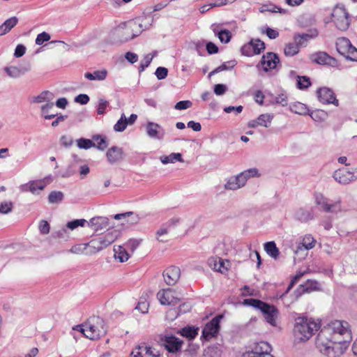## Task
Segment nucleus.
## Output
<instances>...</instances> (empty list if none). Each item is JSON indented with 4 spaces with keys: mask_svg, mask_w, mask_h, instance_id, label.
I'll list each match as a JSON object with an SVG mask.
<instances>
[{
    "mask_svg": "<svg viewBox=\"0 0 357 357\" xmlns=\"http://www.w3.org/2000/svg\"><path fill=\"white\" fill-rule=\"evenodd\" d=\"M243 304L259 310L268 324L272 326H277V319L280 315V312L275 305L252 298L244 299Z\"/></svg>",
    "mask_w": 357,
    "mask_h": 357,
    "instance_id": "1",
    "label": "nucleus"
},
{
    "mask_svg": "<svg viewBox=\"0 0 357 357\" xmlns=\"http://www.w3.org/2000/svg\"><path fill=\"white\" fill-rule=\"evenodd\" d=\"M76 328L90 340L100 339L107 331L105 321L100 317H91L86 323L77 325Z\"/></svg>",
    "mask_w": 357,
    "mask_h": 357,
    "instance_id": "2",
    "label": "nucleus"
},
{
    "mask_svg": "<svg viewBox=\"0 0 357 357\" xmlns=\"http://www.w3.org/2000/svg\"><path fill=\"white\" fill-rule=\"evenodd\" d=\"M176 335L172 328H166L158 335V342L169 354L178 355L181 353L184 342Z\"/></svg>",
    "mask_w": 357,
    "mask_h": 357,
    "instance_id": "3",
    "label": "nucleus"
},
{
    "mask_svg": "<svg viewBox=\"0 0 357 357\" xmlns=\"http://www.w3.org/2000/svg\"><path fill=\"white\" fill-rule=\"evenodd\" d=\"M326 331H321L317 336L316 344L319 351L327 357H337L344 353L342 340H329L326 335Z\"/></svg>",
    "mask_w": 357,
    "mask_h": 357,
    "instance_id": "4",
    "label": "nucleus"
},
{
    "mask_svg": "<svg viewBox=\"0 0 357 357\" xmlns=\"http://www.w3.org/2000/svg\"><path fill=\"white\" fill-rule=\"evenodd\" d=\"M319 326L311 319L298 317L295 319L294 333L295 336L301 341L309 340L318 330Z\"/></svg>",
    "mask_w": 357,
    "mask_h": 357,
    "instance_id": "5",
    "label": "nucleus"
},
{
    "mask_svg": "<svg viewBox=\"0 0 357 357\" xmlns=\"http://www.w3.org/2000/svg\"><path fill=\"white\" fill-rule=\"evenodd\" d=\"M142 31V24L136 20H131L121 24L117 30L118 34L121 36L119 39L121 43H126L136 38Z\"/></svg>",
    "mask_w": 357,
    "mask_h": 357,
    "instance_id": "6",
    "label": "nucleus"
},
{
    "mask_svg": "<svg viewBox=\"0 0 357 357\" xmlns=\"http://www.w3.org/2000/svg\"><path fill=\"white\" fill-rule=\"evenodd\" d=\"M331 21L336 28L342 31H347L349 26L351 20L345 6L343 4H337L331 13Z\"/></svg>",
    "mask_w": 357,
    "mask_h": 357,
    "instance_id": "7",
    "label": "nucleus"
},
{
    "mask_svg": "<svg viewBox=\"0 0 357 357\" xmlns=\"http://www.w3.org/2000/svg\"><path fill=\"white\" fill-rule=\"evenodd\" d=\"M337 51L347 60L357 61V48L345 37L338 38L335 43Z\"/></svg>",
    "mask_w": 357,
    "mask_h": 357,
    "instance_id": "8",
    "label": "nucleus"
},
{
    "mask_svg": "<svg viewBox=\"0 0 357 357\" xmlns=\"http://www.w3.org/2000/svg\"><path fill=\"white\" fill-rule=\"evenodd\" d=\"M223 314H218L206 324L202 329V337L205 340H209L216 337L220 328V321L223 319Z\"/></svg>",
    "mask_w": 357,
    "mask_h": 357,
    "instance_id": "9",
    "label": "nucleus"
},
{
    "mask_svg": "<svg viewBox=\"0 0 357 357\" xmlns=\"http://www.w3.org/2000/svg\"><path fill=\"white\" fill-rule=\"evenodd\" d=\"M349 323L344 321L335 320L331 323L329 328L322 330L321 331H326L327 334H333L331 340H334L335 336L337 335H347L348 337H351V333L349 329Z\"/></svg>",
    "mask_w": 357,
    "mask_h": 357,
    "instance_id": "10",
    "label": "nucleus"
},
{
    "mask_svg": "<svg viewBox=\"0 0 357 357\" xmlns=\"http://www.w3.org/2000/svg\"><path fill=\"white\" fill-rule=\"evenodd\" d=\"M316 243V240L310 234L305 235L301 242L297 243L296 249L294 250L295 255L299 257V259H304L307 255V251L312 249Z\"/></svg>",
    "mask_w": 357,
    "mask_h": 357,
    "instance_id": "11",
    "label": "nucleus"
},
{
    "mask_svg": "<svg viewBox=\"0 0 357 357\" xmlns=\"http://www.w3.org/2000/svg\"><path fill=\"white\" fill-rule=\"evenodd\" d=\"M114 241L115 237L110 232H108L103 236L92 239L90 242L87 243V245H89V248L93 250L91 252L96 253L107 248Z\"/></svg>",
    "mask_w": 357,
    "mask_h": 357,
    "instance_id": "12",
    "label": "nucleus"
},
{
    "mask_svg": "<svg viewBox=\"0 0 357 357\" xmlns=\"http://www.w3.org/2000/svg\"><path fill=\"white\" fill-rule=\"evenodd\" d=\"M280 63V58L278 54L270 52L264 54L260 62L257 65L258 68L261 66L265 72L276 69L277 65Z\"/></svg>",
    "mask_w": 357,
    "mask_h": 357,
    "instance_id": "13",
    "label": "nucleus"
},
{
    "mask_svg": "<svg viewBox=\"0 0 357 357\" xmlns=\"http://www.w3.org/2000/svg\"><path fill=\"white\" fill-rule=\"evenodd\" d=\"M317 96L320 102L324 105L333 104L338 106V100L334 91L328 87H320L317 90Z\"/></svg>",
    "mask_w": 357,
    "mask_h": 357,
    "instance_id": "14",
    "label": "nucleus"
},
{
    "mask_svg": "<svg viewBox=\"0 0 357 357\" xmlns=\"http://www.w3.org/2000/svg\"><path fill=\"white\" fill-rule=\"evenodd\" d=\"M333 177L335 181L342 185H347L357 179V176L345 168L335 170L333 172Z\"/></svg>",
    "mask_w": 357,
    "mask_h": 357,
    "instance_id": "15",
    "label": "nucleus"
},
{
    "mask_svg": "<svg viewBox=\"0 0 357 357\" xmlns=\"http://www.w3.org/2000/svg\"><path fill=\"white\" fill-rule=\"evenodd\" d=\"M173 294L174 291L172 289L168 288L167 289L159 291L157 296L161 305H169L174 306L178 304L179 298L174 296Z\"/></svg>",
    "mask_w": 357,
    "mask_h": 357,
    "instance_id": "16",
    "label": "nucleus"
},
{
    "mask_svg": "<svg viewBox=\"0 0 357 357\" xmlns=\"http://www.w3.org/2000/svg\"><path fill=\"white\" fill-rule=\"evenodd\" d=\"M181 276V270L178 267L172 266L167 268L163 272L165 283L169 286L174 285Z\"/></svg>",
    "mask_w": 357,
    "mask_h": 357,
    "instance_id": "17",
    "label": "nucleus"
},
{
    "mask_svg": "<svg viewBox=\"0 0 357 357\" xmlns=\"http://www.w3.org/2000/svg\"><path fill=\"white\" fill-rule=\"evenodd\" d=\"M311 60L320 65L336 66L337 60L325 52H318L311 55Z\"/></svg>",
    "mask_w": 357,
    "mask_h": 357,
    "instance_id": "18",
    "label": "nucleus"
},
{
    "mask_svg": "<svg viewBox=\"0 0 357 357\" xmlns=\"http://www.w3.org/2000/svg\"><path fill=\"white\" fill-rule=\"evenodd\" d=\"M318 282L316 280H308L303 284H300L295 291L296 297L301 296L303 294L310 293L319 289Z\"/></svg>",
    "mask_w": 357,
    "mask_h": 357,
    "instance_id": "19",
    "label": "nucleus"
},
{
    "mask_svg": "<svg viewBox=\"0 0 357 357\" xmlns=\"http://www.w3.org/2000/svg\"><path fill=\"white\" fill-rule=\"evenodd\" d=\"M147 135L154 139H161L165 135V131L161 126L153 122H149L146 126Z\"/></svg>",
    "mask_w": 357,
    "mask_h": 357,
    "instance_id": "20",
    "label": "nucleus"
},
{
    "mask_svg": "<svg viewBox=\"0 0 357 357\" xmlns=\"http://www.w3.org/2000/svg\"><path fill=\"white\" fill-rule=\"evenodd\" d=\"M129 357H160V356L153 354L151 347L143 344L133 349Z\"/></svg>",
    "mask_w": 357,
    "mask_h": 357,
    "instance_id": "21",
    "label": "nucleus"
},
{
    "mask_svg": "<svg viewBox=\"0 0 357 357\" xmlns=\"http://www.w3.org/2000/svg\"><path fill=\"white\" fill-rule=\"evenodd\" d=\"M106 156L110 164H114L123 158V151L122 148L113 146L107 150Z\"/></svg>",
    "mask_w": 357,
    "mask_h": 357,
    "instance_id": "22",
    "label": "nucleus"
},
{
    "mask_svg": "<svg viewBox=\"0 0 357 357\" xmlns=\"http://www.w3.org/2000/svg\"><path fill=\"white\" fill-rule=\"evenodd\" d=\"M174 333L182 337H186L189 340H193L198 335L199 328L193 326H187L181 328H172Z\"/></svg>",
    "mask_w": 357,
    "mask_h": 357,
    "instance_id": "23",
    "label": "nucleus"
},
{
    "mask_svg": "<svg viewBox=\"0 0 357 357\" xmlns=\"http://www.w3.org/2000/svg\"><path fill=\"white\" fill-rule=\"evenodd\" d=\"M319 34L317 29H310L307 33H297L294 36V40L299 43L301 46H305V43L310 40L315 38Z\"/></svg>",
    "mask_w": 357,
    "mask_h": 357,
    "instance_id": "24",
    "label": "nucleus"
},
{
    "mask_svg": "<svg viewBox=\"0 0 357 357\" xmlns=\"http://www.w3.org/2000/svg\"><path fill=\"white\" fill-rule=\"evenodd\" d=\"M87 224L96 231L106 229L109 225V219L107 217L98 216L90 219Z\"/></svg>",
    "mask_w": 357,
    "mask_h": 357,
    "instance_id": "25",
    "label": "nucleus"
},
{
    "mask_svg": "<svg viewBox=\"0 0 357 357\" xmlns=\"http://www.w3.org/2000/svg\"><path fill=\"white\" fill-rule=\"evenodd\" d=\"M213 31L215 36H218L219 40L222 43H228L232 37L231 33L225 29H220V25L213 24L211 25Z\"/></svg>",
    "mask_w": 357,
    "mask_h": 357,
    "instance_id": "26",
    "label": "nucleus"
},
{
    "mask_svg": "<svg viewBox=\"0 0 357 357\" xmlns=\"http://www.w3.org/2000/svg\"><path fill=\"white\" fill-rule=\"evenodd\" d=\"M31 68L29 65L20 68L16 66H6L4 68V71L10 77L12 78L20 77L26 73L29 72Z\"/></svg>",
    "mask_w": 357,
    "mask_h": 357,
    "instance_id": "27",
    "label": "nucleus"
},
{
    "mask_svg": "<svg viewBox=\"0 0 357 357\" xmlns=\"http://www.w3.org/2000/svg\"><path fill=\"white\" fill-rule=\"evenodd\" d=\"M273 119V114H263L259 115L257 119L250 121L249 123V126L251 128H256L258 126H261L268 128L270 126Z\"/></svg>",
    "mask_w": 357,
    "mask_h": 357,
    "instance_id": "28",
    "label": "nucleus"
},
{
    "mask_svg": "<svg viewBox=\"0 0 357 357\" xmlns=\"http://www.w3.org/2000/svg\"><path fill=\"white\" fill-rule=\"evenodd\" d=\"M241 176L238 174L237 176L230 177L225 184V189L229 190H236L245 185L241 178Z\"/></svg>",
    "mask_w": 357,
    "mask_h": 357,
    "instance_id": "29",
    "label": "nucleus"
},
{
    "mask_svg": "<svg viewBox=\"0 0 357 357\" xmlns=\"http://www.w3.org/2000/svg\"><path fill=\"white\" fill-rule=\"evenodd\" d=\"M46 186L44 180L30 181L29 183L22 186V190L30 191L33 194H37V190H43Z\"/></svg>",
    "mask_w": 357,
    "mask_h": 357,
    "instance_id": "30",
    "label": "nucleus"
},
{
    "mask_svg": "<svg viewBox=\"0 0 357 357\" xmlns=\"http://www.w3.org/2000/svg\"><path fill=\"white\" fill-rule=\"evenodd\" d=\"M115 220L125 219L126 222L129 225H135L138 223L139 218L138 215L132 211L118 213L114 215Z\"/></svg>",
    "mask_w": 357,
    "mask_h": 357,
    "instance_id": "31",
    "label": "nucleus"
},
{
    "mask_svg": "<svg viewBox=\"0 0 357 357\" xmlns=\"http://www.w3.org/2000/svg\"><path fill=\"white\" fill-rule=\"evenodd\" d=\"M315 202L317 205L321 206L322 209L325 212H332V208L335 207V204H330L328 203V199L324 197L321 194H317L315 195Z\"/></svg>",
    "mask_w": 357,
    "mask_h": 357,
    "instance_id": "32",
    "label": "nucleus"
},
{
    "mask_svg": "<svg viewBox=\"0 0 357 357\" xmlns=\"http://www.w3.org/2000/svg\"><path fill=\"white\" fill-rule=\"evenodd\" d=\"M18 22L16 17H12L6 20L1 25H0V36H3L8 33Z\"/></svg>",
    "mask_w": 357,
    "mask_h": 357,
    "instance_id": "33",
    "label": "nucleus"
},
{
    "mask_svg": "<svg viewBox=\"0 0 357 357\" xmlns=\"http://www.w3.org/2000/svg\"><path fill=\"white\" fill-rule=\"evenodd\" d=\"M107 76V70L102 69L101 70H95L93 73L86 72L84 77L89 80H98L102 81L106 79Z\"/></svg>",
    "mask_w": 357,
    "mask_h": 357,
    "instance_id": "34",
    "label": "nucleus"
},
{
    "mask_svg": "<svg viewBox=\"0 0 357 357\" xmlns=\"http://www.w3.org/2000/svg\"><path fill=\"white\" fill-rule=\"evenodd\" d=\"M289 109L291 112H294L295 114H298L300 115H307L309 114V109L307 107L300 102H294L292 104H290L289 105Z\"/></svg>",
    "mask_w": 357,
    "mask_h": 357,
    "instance_id": "35",
    "label": "nucleus"
},
{
    "mask_svg": "<svg viewBox=\"0 0 357 357\" xmlns=\"http://www.w3.org/2000/svg\"><path fill=\"white\" fill-rule=\"evenodd\" d=\"M264 250L272 258L276 259L280 255V250L274 241H269L264 244Z\"/></svg>",
    "mask_w": 357,
    "mask_h": 357,
    "instance_id": "36",
    "label": "nucleus"
},
{
    "mask_svg": "<svg viewBox=\"0 0 357 357\" xmlns=\"http://www.w3.org/2000/svg\"><path fill=\"white\" fill-rule=\"evenodd\" d=\"M301 45L296 43H289L285 45L284 53L287 56H294L299 52Z\"/></svg>",
    "mask_w": 357,
    "mask_h": 357,
    "instance_id": "37",
    "label": "nucleus"
},
{
    "mask_svg": "<svg viewBox=\"0 0 357 357\" xmlns=\"http://www.w3.org/2000/svg\"><path fill=\"white\" fill-rule=\"evenodd\" d=\"M114 257L120 262H125L129 259V255L125 248L123 246L114 247Z\"/></svg>",
    "mask_w": 357,
    "mask_h": 357,
    "instance_id": "38",
    "label": "nucleus"
},
{
    "mask_svg": "<svg viewBox=\"0 0 357 357\" xmlns=\"http://www.w3.org/2000/svg\"><path fill=\"white\" fill-rule=\"evenodd\" d=\"M53 94L49 91H43L38 96L31 98V102L42 103L45 101H50L52 99Z\"/></svg>",
    "mask_w": 357,
    "mask_h": 357,
    "instance_id": "39",
    "label": "nucleus"
},
{
    "mask_svg": "<svg viewBox=\"0 0 357 357\" xmlns=\"http://www.w3.org/2000/svg\"><path fill=\"white\" fill-rule=\"evenodd\" d=\"M308 115L316 122L324 121L328 117V113L323 109H316L311 112H309Z\"/></svg>",
    "mask_w": 357,
    "mask_h": 357,
    "instance_id": "40",
    "label": "nucleus"
},
{
    "mask_svg": "<svg viewBox=\"0 0 357 357\" xmlns=\"http://www.w3.org/2000/svg\"><path fill=\"white\" fill-rule=\"evenodd\" d=\"M241 176V178L243 181L244 185H245L247 181L250 178L259 177L260 174L257 168H250L247 170H245L240 173Z\"/></svg>",
    "mask_w": 357,
    "mask_h": 357,
    "instance_id": "41",
    "label": "nucleus"
},
{
    "mask_svg": "<svg viewBox=\"0 0 357 357\" xmlns=\"http://www.w3.org/2000/svg\"><path fill=\"white\" fill-rule=\"evenodd\" d=\"M260 348L261 350L260 351H256L255 352H251L248 354V357H253L254 354H260V357H264L265 356H268L270 357H274L273 356L270 354V351H271V348L270 345L265 342H261L260 343Z\"/></svg>",
    "mask_w": 357,
    "mask_h": 357,
    "instance_id": "42",
    "label": "nucleus"
},
{
    "mask_svg": "<svg viewBox=\"0 0 357 357\" xmlns=\"http://www.w3.org/2000/svg\"><path fill=\"white\" fill-rule=\"evenodd\" d=\"M160 160L163 164L174 163L176 161L182 162V155L179 153H172L169 155L162 156Z\"/></svg>",
    "mask_w": 357,
    "mask_h": 357,
    "instance_id": "43",
    "label": "nucleus"
},
{
    "mask_svg": "<svg viewBox=\"0 0 357 357\" xmlns=\"http://www.w3.org/2000/svg\"><path fill=\"white\" fill-rule=\"evenodd\" d=\"M296 218L301 222H307L313 218L312 213L307 210L300 208L296 213Z\"/></svg>",
    "mask_w": 357,
    "mask_h": 357,
    "instance_id": "44",
    "label": "nucleus"
},
{
    "mask_svg": "<svg viewBox=\"0 0 357 357\" xmlns=\"http://www.w3.org/2000/svg\"><path fill=\"white\" fill-rule=\"evenodd\" d=\"M252 49L254 54H259L265 49V43L260 39L251 40Z\"/></svg>",
    "mask_w": 357,
    "mask_h": 357,
    "instance_id": "45",
    "label": "nucleus"
},
{
    "mask_svg": "<svg viewBox=\"0 0 357 357\" xmlns=\"http://www.w3.org/2000/svg\"><path fill=\"white\" fill-rule=\"evenodd\" d=\"M53 107H54L53 102H48L47 104L43 105L41 107L42 116H43V117L45 119H52L55 118L56 116H57V113L56 114H49V111Z\"/></svg>",
    "mask_w": 357,
    "mask_h": 357,
    "instance_id": "46",
    "label": "nucleus"
},
{
    "mask_svg": "<svg viewBox=\"0 0 357 357\" xmlns=\"http://www.w3.org/2000/svg\"><path fill=\"white\" fill-rule=\"evenodd\" d=\"M93 139L98 142L97 145H96V147L98 150L104 151L108 146L105 136H102L100 135H93Z\"/></svg>",
    "mask_w": 357,
    "mask_h": 357,
    "instance_id": "47",
    "label": "nucleus"
},
{
    "mask_svg": "<svg viewBox=\"0 0 357 357\" xmlns=\"http://www.w3.org/2000/svg\"><path fill=\"white\" fill-rule=\"evenodd\" d=\"M310 77L307 76H298L297 87L301 90L307 89L311 86Z\"/></svg>",
    "mask_w": 357,
    "mask_h": 357,
    "instance_id": "48",
    "label": "nucleus"
},
{
    "mask_svg": "<svg viewBox=\"0 0 357 357\" xmlns=\"http://www.w3.org/2000/svg\"><path fill=\"white\" fill-rule=\"evenodd\" d=\"M77 144L79 149L85 150L96 146V144L93 140L86 138H80L77 139Z\"/></svg>",
    "mask_w": 357,
    "mask_h": 357,
    "instance_id": "49",
    "label": "nucleus"
},
{
    "mask_svg": "<svg viewBox=\"0 0 357 357\" xmlns=\"http://www.w3.org/2000/svg\"><path fill=\"white\" fill-rule=\"evenodd\" d=\"M63 194L61 191H52L48 196V201L51 204H56L62 202Z\"/></svg>",
    "mask_w": 357,
    "mask_h": 357,
    "instance_id": "50",
    "label": "nucleus"
},
{
    "mask_svg": "<svg viewBox=\"0 0 357 357\" xmlns=\"http://www.w3.org/2000/svg\"><path fill=\"white\" fill-rule=\"evenodd\" d=\"M128 126L127 119L124 114H122L121 118L114 126V130L116 132H123Z\"/></svg>",
    "mask_w": 357,
    "mask_h": 357,
    "instance_id": "51",
    "label": "nucleus"
},
{
    "mask_svg": "<svg viewBox=\"0 0 357 357\" xmlns=\"http://www.w3.org/2000/svg\"><path fill=\"white\" fill-rule=\"evenodd\" d=\"M87 223V221L84 219H76L72 221H70L66 225V228L70 229H75L79 226L84 227L85 224Z\"/></svg>",
    "mask_w": 357,
    "mask_h": 357,
    "instance_id": "52",
    "label": "nucleus"
},
{
    "mask_svg": "<svg viewBox=\"0 0 357 357\" xmlns=\"http://www.w3.org/2000/svg\"><path fill=\"white\" fill-rule=\"evenodd\" d=\"M179 314L180 313L177 308L171 307L166 312L165 319L168 321H173Z\"/></svg>",
    "mask_w": 357,
    "mask_h": 357,
    "instance_id": "53",
    "label": "nucleus"
},
{
    "mask_svg": "<svg viewBox=\"0 0 357 357\" xmlns=\"http://www.w3.org/2000/svg\"><path fill=\"white\" fill-rule=\"evenodd\" d=\"M153 56L151 54H146L144 59L141 61L140 65L138 68L139 73L143 72L151 63Z\"/></svg>",
    "mask_w": 357,
    "mask_h": 357,
    "instance_id": "54",
    "label": "nucleus"
},
{
    "mask_svg": "<svg viewBox=\"0 0 357 357\" xmlns=\"http://www.w3.org/2000/svg\"><path fill=\"white\" fill-rule=\"evenodd\" d=\"M109 106V102L105 99L100 98L98 100L97 105V114L98 115H103L105 114V111Z\"/></svg>",
    "mask_w": 357,
    "mask_h": 357,
    "instance_id": "55",
    "label": "nucleus"
},
{
    "mask_svg": "<svg viewBox=\"0 0 357 357\" xmlns=\"http://www.w3.org/2000/svg\"><path fill=\"white\" fill-rule=\"evenodd\" d=\"M237 64L236 60H231L226 62L222 63L220 66L217 67L219 73L223 70H231L234 68V66Z\"/></svg>",
    "mask_w": 357,
    "mask_h": 357,
    "instance_id": "56",
    "label": "nucleus"
},
{
    "mask_svg": "<svg viewBox=\"0 0 357 357\" xmlns=\"http://www.w3.org/2000/svg\"><path fill=\"white\" fill-rule=\"evenodd\" d=\"M50 40V35L47 32H42L39 33L36 39V44L38 45H43L45 42H47Z\"/></svg>",
    "mask_w": 357,
    "mask_h": 357,
    "instance_id": "57",
    "label": "nucleus"
},
{
    "mask_svg": "<svg viewBox=\"0 0 357 357\" xmlns=\"http://www.w3.org/2000/svg\"><path fill=\"white\" fill-rule=\"evenodd\" d=\"M52 236L54 238L66 240L68 238V232L67 228L63 227L58 231L53 232Z\"/></svg>",
    "mask_w": 357,
    "mask_h": 357,
    "instance_id": "58",
    "label": "nucleus"
},
{
    "mask_svg": "<svg viewBox=\"0 0 357 357\" xmlns=\"http://www.w3.org/2000/svg\"><path fill=\"white\" fill-rule=\"evenodd\" d=\"M192 102L190 100H181L174 105V109L177 110H184L191 107Z\"/></svg>",
    "mask_w": 357,
    "mask_h": 357,
    "instance_id": "59",
    "label": "nucleus"
},
{
    "mask_svg": "<svg viewBox=\"0 0 357 357\" xmlns=\"http://www.w3.org/2000/svg\"><path fill=\"white\" fill-rule=\"evenodd\" d=\"M89 248V245L87 243L77 244L73 246L70 251L72 253L75 254H82L84 253V251Z\"/></svg>",
    "mask_w": 357,
    "mask_h": 357,
    "instance_id": "60",
    "label": "nucleus"
},
{
    "mask_svg": "<svg viewBox=\"0 0 357 357\" xmlns=\"http://www.w3.org/2000/svg\"><path fill=\"white\" fill-rule=\"evenodd\" d=\"M155 75L158 79L161 80L164 79L167 77L168 75V69L165 67H158L156 68L155 72Z\"/></svg>",
    "mask_w": 357,
    "mask_h": 357,
    "instance_id": "61",
    "label": "nucleus"
},
{
    "mask_svg": "<svg viewBox=\"0 0 357 357\" xmlns=\"http://www.w3.org/2000/svg\"><path fill=\"white\" fill-rule=\"evenodd\" d=\"M141 240L138 239H129L125 244L128 249H130L132 252H134L137 247L139 245Z\"/></svg>",
    "mask_w": 357,
    "mask_h": 357,
    "instance_id": "62",
    "label": "nucleus"
},
{
    "mask_svg": "<svg viewBox=\"0 0 357 357\" xmlns=\"http://www.w3.org/2000/svg\"><path fill=\"white\" fill-rule=\"evenodd\" d=\"M227 91V87L225 84H215L213 87V91L217 96H222L226 93Z\"/></svg>",
    "mask_w": 357,
    "mask_h": 357,
    "instance_id": "63",
    "label": "nucleus"
},
{
    "mask_svg": "<svg viewBox=\"0 0 357 357\" xmlns=\"http://www.w3.org/2000/svg\"><path fill=\"white\" fill-rule=\"evenodd\" d=\"M149 303L146 301H141L138 302L137 306L135 307V310H137L142 314H146L149 310Z\"/></svg>",
    "mask_w": 357,
    "mask_h": 357,
    "instance_id": "64",
    "label": "nucleus"
}]
</instances>
